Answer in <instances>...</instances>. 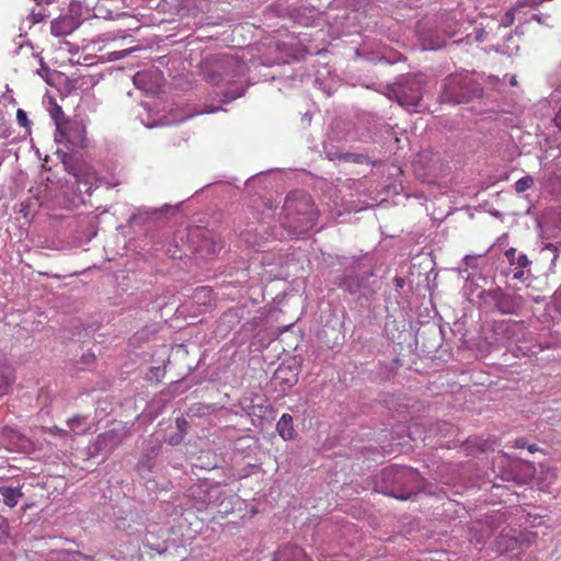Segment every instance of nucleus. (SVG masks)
Here are the masks:
<instances>
[{"label": "nucleus", "mask_w": 561, "mask_h": 561, "mask_svg": "<svg viewBox=\"0 0 561 561\" xmlns=\"http://www.w3.org/2000/svg\"><path fill=\"white\" fill-rule=\"evenodd\" d=\"M283 215L284 227L295 234L308 232L318 219L314 202L305 191H293L286 196Z\"/></svg>", "instance_id": "obj_1"}, {"label": "nucleus", "mask_w": 561, "mask_h": 561, "mask_svg": "<svg viewBox=\"0 0 561 561\" xmlns=\"http://www.w3.org/2000/svg\"><path fill=\"white\" fill-rule=\"evenodd\" d=\"M381 477L385 482H391L401 486V490L398 492L394 489L386 492L400 500L410 499L411 495L420 492L423 486L419 472L411 468L389 467L381 471Z\"/></svg>", "instance_id": "obj_2"}, {"label": "nucleus", "mask_w": 561, "mask_h": 561, "mask_svg": "<svg viewBox=\"0 0 561 561\" xmlns=\"http://www.w3.org/2000/svg\"><path fill=\"white\" fill-rule=\"evenodd\" d=\"M479 89L467 73H453L444 79L440 99L443 102L460 104L479 96Z\"/></svg>", "instance_id": "obj_3"}, {"label": "nucleus", "mask_w": 561, "mask_h": 561, "mask_svg": "<svg viewBox=\"0 0 561 561\" xmlns=\"http://www.w3.org/2000/svg\"><path fill=\"white\" fill-rule=\"evenodd\" d=\"M67 425L69 427V432L57 426L42 427L39 430V437L48 444H53L51 440L47 439V436H51L60 442V447H66V440L68 437L72 440L75 436L84 435L90 428L87 423V419L81 415H76L68 420ZM54 445L58 446V442H55Z\"/></svg>", "instance_id": "obj_4"}, {"label": "nucleus", "mask_w": 561, "mask_h": 561, "mask_svg": "<svg viewBox=\"0 0 561 561\" xmlns=\"http://www.w3.org/2000/svg\"><path fill=\"white\" fill-rule=\"evenodd\" d=\"M188 239L194 250L203 255L216 254L225 244L219 234L198 227L191 230Z\"/></svg>", "instance_id": "obj_5"}, {"label": "nucleus", "mask_w": 561, "mask_h": 561, "mask_svg": "<svg viewBox=\"0 0 561 561\" xmlns=\"http://www.w3.org/2000/svg\"><path fill=\"white\" fill-rule=\"evenodd\" d=\"M51 117L54 118L57 127V135L56 137H59V140H65L71 145H79L81 139V131L82 128L76 123V124H69L65 121V114L62 108L59 105H55Z\"/></svg>", "instance_id": "obj_6"}, {"label": "nucleus", "mask_w": 561, "mask_h": 561, "mask_svg": "<svg viewBox=\"0 0 561 561\" xmlns=\"http://www.w3.org/2000/svg\"><path fill=\"white\" fill-rule=\"evenodd\" d=\"M1 439L8 444L11 450L19 453L31 454L36 449H42V446H37L36 443L13 426H4L2 428Z\"/></svg>", "instance_id": "obj_7"}, {"label": "nucleus", "mask_w": 561, "mask_h": 561, "mask_svg": "<svg viewBox=\"0 0 561 561\" xmlns=\"http://www.w3.org/2000/svg\"><path fill=\"white\" fill-rule=\"evenodd\" d=\"M425 81L422 76H414L407 80L403 89L396 94L398 103L402 106H417L423 98V85Z\"/></svg>", "instance_id": "obj_8"}, {"label": "nucleus", "mask_w": 561, "mask_h": 561, "mask_svg": "<svg viewBox=\"0 0 561 561\" xmlns=\"http://www.w3.org/2000/svg\"><path fill=\"white\" fill-rule=\"evenodd\" d=\"M126 438V432L123 428H113L98 435L94 443V450L99 455H111Z\"/></svg>", "instance_id": "obj_9"}, {"label": "nucleus", "mask_w": 561, "mask_h": 561, "mask_svg": "<svg viewBox=\"0 0 561 561\" xmlns=\"http://www.w3.org/2000/svg\"><path fill=\"white\" fill-rule=\"evenodd\" d=\"M187 493L196 504L202 505H208L219 496L218 485L211 484L208 480H199L192 484Z\"/></svg>", "instance_id": "obj_10"}, {"label": "nucleus", "mask_w": 561, "mask_h": 561, "mask_svg": "<svg viewBox=\"0 0 561 561\" xmlns=\"http://www.w3.org/2000/svg\"><path fill=\"white\" fill-rule=\"evenodd\" d=\"M161 81L162 73L158 69L137 71L133 77L134 84L145 92H156Z\"/></svg>", "instance_id": "obj_11"}, {"label": "nucleus", "mask_w": 561, "mask_h": 561, "mask_svg": "<svg viewBox=\"0 0 561 561\" xmlns=\"http://www.w3.org/2000/svg\"><path fill=\"white\" fill-rule=\"evenodd\" d=\"M298 375L299 369L295 365L282 363L274 371L273 381L285 391L297 383Z\"/></svg>", "instance_id": "obj_12"}, {"label": "nucleus", "mask_w": 561, "mask_h": 561, "mask_svg": "<svg viewBox=\"0 0 561 561\" xmlns=\"http://www.w3.org/2000/svg\"><path fill=\"white\" fill-rule=\"evenodd\" d=\"M238 66V62L232 56H221L216 58L211 64L213 77H210V81L219 84L224 81V77H232L234 68Z\"/></svg>", "instance_id": "obj_13"}, {"label": "nucleus", "mask_w": 561, "mask_h": 561, "mask_svg": "<svg viewBox=\"0 0 561 561\" xmlns=\"http://www.w3.org/2000/svg\"><path fill=\"white\" fill-rule=\"evenodd\" d=\"M273 561H311L304 549L296 546H285L275 552Z\"/></svg>", "instance_id": "obj_14"}, {"label": "nucleus", "mask_w": 561, "mask_h": 561, "mask_svg": "<svg viewBox=\"0 0 561 561\" xmlns=\"http://www.w3.org/2000/svg\"><path fill=\"white\" fill-rule=\"evenodd\" d=\"M77 26V22L72 16L64 15L51 21L50 32L53 35L61 37L72 33Z\"/></svg>", "instance_id": "obj_15"}, {"label": "nucleus", "mask_w": 561, "mask_h": 561, "mask_svg": "<svg viewBox=\"0 0 561 561\" xmlns=\"http://www.w3.org/2000/svg\"><path fill=\"white\" fill-rule=\"evenodd\" d=\"M522 306L523 299L520 296L503 295L496 301V308L503 314L517 313Z\"/></svg>", "instance_id": "obj_16"}, {"label": "nucleus", "mask_w": 561, "mask_h": 561, "mask_svg": "<svg viewBox=\"0 0 561 561\" xmlns=\"http://www.w3.org/2000/svg\"><path fill=\"white\" fill-rule=\"evenodd\" d=\"M276 431L284 440L294 439L297 433L294 427L293 416L284 413L276 424Z\"/></svg>", "instance_id": "obj_17"}, {"label": "nucleus", "mask_w": 561, "mask_h": 561, "mask_svg": "<svg viewBox=\"0 0 561 561\" xmlns=\"http://www.w3.org/2000/svg\"><path fill=\"white\" fill-rule=\"evenodd\" d=\"M0 495H2L3 503L7 506L14 507L23 496V492L21 486L0 484Z\"/></svg>", "instance_id": "obj_18"}, {"label": "nucleus", "mask_w": 561, "mask_h": 561, "mask_svg": "<svg viewBox=\"0 0 561 561\" xmlns=\"http://www.w3.org/2000/svg\"><path fill=\"white\" fill-rule=\"evenodd\" d=\"M193 300L201 306H209L214 301V291L208 286L197 287L193 293Z\"/></svg>", "instance_id": "obj_19"}, {"label": "nucleus", "mask_w": 561, "mask_h": 561, "mask_svg": "<svg viewBox=\"0 0 561 561\" xmlns=\"http://www.w3.org/2000/svg\"><path fill=\"white\" fill-rule=\"evenodd\" d=\"M239 322V314L237 310L229 309L222 316L220 317L218 330H220L221 325H226V328L222 330L224 334H226L229 330H231L237 323Z\"/></svg>", "instance_id": "obj_20"}, {"label": "nucleus", "mask_w": 561, "mask_h": 561, "mask_svg": "<svg viewBox=\"0 0 561 561\" xmlns=\"http://www.w3.org/2000/svg\"><path fill=\"white\" fill-rule=\"evenodd\" d=\"M241 239L249 247H259L265 237H263L262 232H257L256 229H247L245 231L241 232Z\"/></svg>", "instance_id": "obj_21"}, {"label": "nucleus", "mask_w": 561, "mask_h": 561, "mask_svg": "<svg viewBox=\"0 0 561 561\" xmlns=\"http://www.w3.org/2000/svg\"><path fill=\"white\" fill-rule=\"evenodd\" d=\"M534 185V178L530 175H525L516 181L515 191L517 193H524L529 190Z\"/></svg>", "instance_id": "obj_22"}, {"label": "nucleus", "mask_w": 561, "mask_h": 561, "mask_svg": "<svg viewBox=\"0 0 561 561\" xmlns=\"http://www.w3.org/2000/svg\"><path fill=\"white\" fill-rule=\"evenodd\" d=\"M175 423H176V427H178V433L179 434H182V435H186L187 433V428H188V422L185 417H178L175 420Z\"/></svg>", "instance_id": "obj_23"}, {"label": "nucleus", "mask_w": 561, "mask_h": 561, "mask_svg": "<svg viewBox=\"0 0 561 561\" xmlns=\"http://www.w3.org/2000/svg\"><path fill=\"white\" fill-rule=\"evenodd\" d=\"M16 119H18L19 124L21 126H23V127H26L30 124L28 118H27V114L22 108L18 110V112H16Z\"/></svg>", "instance_id": "obj_24"}, {"label": "nucleus", "mask_w": 561, "mask_h": 561, "mask_svg": "<svg viewBox=\"0 0 561 561\" xmlns=\"http://www.w3.org/2000/svg\"><path fill=\"white\" fill-rule=\"evenodd\" d=\"M183 438H184V435L176 433V434H174V435L169 436V437L165 439V442H167L169 445H171V446H176V445H179L180 443H182Z\"/></svg>", "instance_id": "obj_25"}, {"label": "nucleus", "mask_w": 561, "mask_h": 561, "mask_svg": "<svg viewBox=\"0 0 561 561\" xmlns=\"http://www.w3.org/2000/svg\"><path fill=\"white\" fill-rule=\"evenodd\" d=\"M515 21V14H514V11H507L503 18V21H502V25L503 26H510L514 23Z\"/></svg>", "instance_id": "obj_26"}, {"label": "nucleus", "mask_w": 561, "mask_h": 561, "mask_svg": "<svg viewBox=\"0 0 561 561\" xmlns=\"http://www.w3.org/2000/svg\"><path fill=\"white\" fill-rule=\"evenodd\" d=\"M515 264L518 266V267H527L529 264H530V261L528 260L527 255L526 254H519L516 259V262Z\"/></svg>", "instance_id": "obj_27"}, {"label": "nucleus", "mask_w": 561, "mask_h": 561, "mask_svg": "<svg viewBox=\"0 0 561 561\" xmlns=\"http://www.w3.org/2000/svg\"><path fill=\"white\" fill-rule=\"evenodd\" d=\"M516 252L517 251L515 248H510L508 250L505 251V256L507 257L511 265H514L516 262Z\"/></svg>", "instance_id": "obj_28"}, {"label": "nucleus", "mask_w": 561, "mask_h": 561, "mask_svg": "<svg viewBox=\"0 0 561 561\" xmlns=\"http://www.w3.org/2000/svg\"><path fill=\"white\" fill-rule=\"evenodd\" d=\"M527 446V442L524 437L516 438L514 442L515 448H525Z\"/></svg>", "instance_id": "obj_29"}, {"label": "nucleus", "mask_w": 561, "mask_h": 561, "mask_svg": "<svg viewBox=\"0 0 561 561\" xmlns=\"http://www.w3.org/2000/svg\"><path fill=\"white\" fill-rule=\"evenodd\" d=\"M547 479H549V483H552L557 479V472L556 469H547Z\"/></svg>", "instance_id": "obj_30"}, {"label": "nucleus", "mask_w": 561, "mask_h": 561, "mask_svg": "<svg viewBox=\"0 0 561 561\" xmlns=\"http://www.w3.org/2000/svg\"><path fill=\"white\" fill-rule=\"evenodd\" d=\"M95 359V356L93 353H88V354H84L82 356V362L85 363V364H90V363H93Z\"/></svg>", "instance_id": "obj_31"}, {"label": "nucleus", "mask_w": 561, "mask_h": 561, "mask_svg": "<svg viewBox=\"0 0 561 561\" xmlns=\"http://www.w3.org/2000/svg\"><path fill=\"white\" fill-rule=\"evenodd\" d=\"M545 249L552 251L556 254L554 259L558 257V248L553 243H547Z\"/></svg>", "instance_id": "obj_32"}, {"label": "nucleus", "mask_w": 561, "mask_h": 561, "mask_svg": "<svg viewBox=\"0 0 561 561\" xmlns=\"http://www.w3.org/2000/svg\"><path fill=\"white\" fill-rule=\"evenodd\" d=\"M33 16H34L35 22H41L44 20L45 13H43L42 11H39L38 13L33 11Z\"/></svg>", "instance_id": "obj_33"}, {"label": "nucleus", "mask_w": 561, "mask_h": 561, "mask_svg": "<svg viewBox=\"0 0 561 561\" xmlns=\"http://www.w3.org/2000/svg\"><path fill=\"white\" fill-rule=\"evenodd\" d=\"M553 121L556 126L561 130V110L557 113Z\"/></svg>", "instance_id": "obj_34"}, {"label": "nucleus", "mask_w": 561, "mask_h": 561, "mask_svg": "<svg viewBox=\"0 0 561 561\" xmlns=\"http://www.w3.org/2000/svg\"><path fill=\"white\" fill-rule=\"evenodd\" d=\"M526 447H527V449L529 450V453H531V454H534V453H536L537 450H539V448H538L535 444H533V445H527Z\"/></svg>", "instance_id": "obj_35"}, {"label": "nucleus", "mask_w": 561, "mask_h": 561, "mask_svg": "<svg viewBox=\"0 0 561 561\" xmlns=\"http://www.w3.org/2000/svg\"><path fill=\"white\" fill-rule=\"evenodd\" d=\"M66 170L68 171V173H71L73 174L76 178H78V174L73 171V169L71 167H66Z\"/></svg>", "instance_id": "obj_36"}, {"label": "nucleus", "mask_w": 561, "mask_h": 561, "mask_svg": "<svg viewBox=\"0 0 561 561\" xmlns=\"http://www.w3.org/2000/svg\"><path fill=\"white\" fill-rule=\"evenodd\" d=\"M1 526H3L5 529H8V528H9V525H8V523H7V519H5V518H2V519H1Z\"/></svg>", "instance_id": "obj_37"}, {"label": "nucleus", "mask_w": 561, "mask_h": 561, "mask_svg": "<svg viewBox=\"0 0 561 561\" xmlns=\"http://www.w3.org/2000/svg\"><path fill=\"white\" fill-rule=\"evenodd\" d=\"M476 444H477V445L479 446V448H481V449H485V448H486V442L479 443V444H478V443H476Z\"/></svg>", "instance_id": "obj_38"}, {"label": "nucleus", "mask_w": 561, "mask_h": 561, "mask_svg": "<svg viewBox=\"0 0 561 561\" xmlns=\"http://www.w3.org/2000/svg\"><path fill=\"white\" fill-rule=\"evenodd\" d=\"M533 19H534L535 21H537L538 23H541V22H542V21H541V18H540L539 15H537V14H535V15L533 16Z\"/></svg>", "instance_id": "obj_39"}, {"label": "nucleus", "mask_w": 561, "mask_h": 561, "mask_svg": "<svg viewBox=\"0 0 561 561\" xmlns=\"http://www.w3.org/2000/svg\"><path fill=\"white\" fill-rule=\"evenodd\" d=\"M5 383H7V387L11 383V379L9 377H7Z\"/></svg>", "instance_id": "obj_40"}, {"label": "nucleus", "mask_w": 561, "mask_h": 561, "mask_svg": "<svg viewBox=\"0 0 561 561\" xmlns=\"http://www.w3.org/2000/svg\"><path fill=\"white\" fill-rule=\"evenodd\" d=\"M533 1H534V3L536 4V2H537L538 0H533Z\"/></svg>", "instance_id": "obj_41"}]
</instances>
